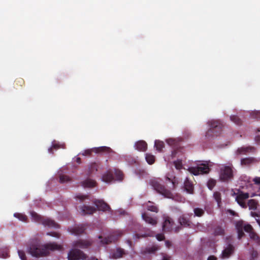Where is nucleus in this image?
I'll return each mask as SVG.
<instances>
[{"mask_svg":"<svg viewBox=\"0 0 260 260\" xmlns=\"http://www.w3.org/2000/svg\"><path fill=\"white\" fill-rule=\"evenodd\" d=\"M62 246L56 243H48L40 246L31 244L28 249V252L33 256L40 257L46 256L49 254V250H61Z\"/></svg>","mask_w":260,"mask_h":260,"instance_id":"obj_1","label":"nucleus"},{"mask_svg":"<svg viewBox=\"0 0 260 260\" xmlns=\"http://www.w3.org/2000/svg\"><path fill=\"white\" fill-rule=\"evenodd\" d=\"M166 181L171 183V186L169 187L170 189L166 188L165 186L162 184V180L158 178L151 179L150 181V184L157 192L162 194L166 198L171 199L173 197V194L171 190L175 188V182L168 177H166Z\"/></svg>","mask_w":260,"mask_h":260,"instance_id":"obj_2","label":"nucleus"},{"mask_svg":"<svg viewBox=\"0 0 260 260\" xmlns=\"http://www.w3.org/2000/svg\"><path fill=\"white\" fill-rule=\"evenodd\" d=\"M91 241L89 240H79L74 242L73 246L74 247L68 254V260L84 259L86 256L84 252L77 248L81 249L87 248L91 245Z\"/></svg>","mask_w":260,"mask_h":260,"instance_id":"obj_3","label":"nucleus"},{"mask_svg":"<svg viewBox=\"0 0 260 260\" xmlns=\"http://www.w3.org/2000/svg\"><path fill=\"white\" fill-rule=\"evenodd\" d=\"M210 128L206 132V137L211 139L215 137L218 136L222 129V125L218 121L211 120L209 122Z\"/></svg>","mask_w":260,"mask_h":260,"instance_id":"obj_4","label":"nucleus"},{"mask_svg":"<svg viewBox=\"0 0 260 260\" xmlns=\"http://www.w3.org/2000/svg\"><path fill=\"white\" fill-rule=\"evenodd\" d=\"M233 169L232 166L222 165L219 173L220 180L224 182L231 181L234 177Z\"/></svg>","mask_w":260,"mask_h":260,"instance_id":"obj_5","label":"nucleus"},{"mask_svg":"<svg viewBox=\"0 0 260 260\" xmlns=\"http://www.w3.org/2000/svg\"><path fill=\"white\" fill-rule=\"evenodd\" d=\"M30 215L34 220L38 222L42 223L45 226L54 228H59V224H58L54 220L49 218H46L42 217L34 211H31Z\"/></svg>","mask_w":260,"mask_h":260,"instance_id":"obj_6","label":"nucleus"},{"mask_svg":"<svg viewBox=\"0 0 260 260\" xmlns=\"http://www.w3.org/2000/svg\"><path fill=\"white\" fill-rule=\"evenodd\" d=\"M92 152L96 153H104L110 155L112 153H115V152L111 148L107 146H101L85 150L82 153V155L84 156H90Z\"/></svg>","mask_w":260,"mask_h":260,"instance_id":"obj_7","label":"nucleus"},{"mask_svg":"<svg viewBox=\"0 0 260 260\" xmlns=\"http://www.w3.org/2000/svg\"><path fill=\"white\" fill-rule=\"evenodd\" d=\"M188 170L194 175H198L200 174H208L210 170L208 165L202 164L197 167H189Z\"/></svg>","mask_w":260,"mask_h":260,"instance_id":"obj_8","label":"nucleus"},{"mask_svg":"<svg viewBox=\"0 0 260 260\" xmlns=\"http://www.w3.org/2000/svg\"><path fill=\"white\" fill-rule=\"evenodd\" d=\"M123 234L122 231H115L108 237L105 238L103 240H102L101 242L103 244H108L112 242H115L117 241L120 237L123 236Z\"/></svg>","mask_w":260,"mask_h":260,"instance_id":"obj_9","label":"nucleus"},{"mask_svg":"<svg viewBox=\"0 0 260 260\" xmlns=\"http://www.w3.org/2000/svg\"><path fill=\"white\" fill-rule=\"evenodd\" d=\"M162 230L164 232H170L173 230L175 222L172 218L168 215L163 217Z\"/></svg>","mask_w":260,"mask_h":260,"instance_id":"obj_10","label":"nucleus"},{"mask_svg":"<svg viewBox=\"0 0 260 260\" xmlns=\"http://www.w3.org/2000/svg\"><path fill=\"white\" fill-rule=\"evenodd\" d=\"M93 203L99 210L103 211L111 210L110 206L103 200H95L93 201Z\"/></svg>","mask_w":260,"mask_h":260,"instance_id":"obj_11","label":"nucleus"},{"mask_svg":"<svg viewBox=\"0 0 260 260\" xmlns=\"http://www.w3.org/2000/svg\"><path fill=\"white\" fill-rule=\"evenodd\" d=\"M249 197L248 193L241 192L236 197V200L241 207L246 208V205L244 201L248 199Z\"/></svg>","mask_w":260,"mask_h":260,"instance_id":"obj_12","label":"nucleus"},{"mask_svg":"<svg viewBox=\"0 0 260 260\" xmlns=\"http://www.w3.org/2000/svg\"><path fill=\"white\" fill-rule=\"evenodd\" d=\"M86 229L85 224H82L69 229V232L75 235H79L83 234Z\"/></svg>","mask_w":260,"mask_h":260,"instance_id":"obj_13","label":"nucleus"},{"mask_svg":"<svg viewBox=\"0 0 260 260\" xmlns=\"http://www.w3.org/2000/svg\"><path fill=\"white\" fill-rule=\"evenodd\" d=\"M235 247L234 246L229 244L227 247L222 252V258H228L234 252Z\"/></svg>","mask_w":260,"mask_h":260,"instance_id":"obj_14","label":"nucleus"},{"mask_svg":"<svg viewBox=\"0 0 260 260\" xmlns=\"http://www.w3.org/2000/svg\"><path fill=\"white\" fill-rule=\"evenodd\" d=\"M142 217L143 220H145V222H147V223H149L152 225H155L157 224V219L156 218L152 217L148 213H143L142 215Z\"/></svg>","mask_w":260,"mask_h":260,"instance_id":"obj_15","label":"nucleus"},{"mask_svg":"<svg viewBox=\"0 0 260 260\" xmlns=\"http://www.w3.org/2000/svg\"><path fill=\"white\" fill-rule=\"evenodd\" d=\"M255 150V148L254 147H243L238 149V150H237V153L238 154H246L248 152H254Z\"/></svg>","mask_w":260,"mask_h":260,"instance_id":"obj_16","label":"nucleus"},{"mask_svg":"<svg viewBox=\"0 0 260 260\" xmlns=\"http://www.w3.org/2000/svg\"><path fill=\"white\" fill-rule=\"evenodd\" d=\"M184 186L185 190L189 193H193V186L192 182L189 180L188 177H186L184 182Z\"/></svg>","mask_w":260,"mask_h":260,"instance_id":"obj_17","label":"nucleus"},{"mask_svg":"<svg viewBox=\"0 0 260 260\" xmlns=\"http://www.w3.org/2000/svg\"><path fill=\"white\" fill-rule=\"evenodd\" d=\"M236 228L237 230L238 238L240 239L244 235L243 232V222L242 221L237 222Z\"/></svg>","mask_w":260,"mask_h":260,"instance_id":"obj_18","label":"nucleus"},{"mask_svg":"<svg viewBox=\"0 0 260 260\" xmlns=\"http://www.w3.org/2000/svg\"><path fill=\"white\" fill-rule=\"evenodd\" d=\"M178 221L181 225L184 227H188L190 226V221L188 218L185 215H182L179 219Z\"/></svg>","mask_w":260,"mask_h":260,"instance_id":"obj_19","label":"nucleus"},{"mask_svg":"<svg viewBox=\"0 0 260 260\" xmlns=\"http://www.w3.org/2000/svg\"><path fill=\"white\" fill-rule=\"evenodd\" d=\"M81 210L84 214H92L96 211L94 207L84 205L81 207Z\"/></svg>","mask_w":260,"mask_h":260,"instance_id":"obj_20","label":"nucleus"},{"mask_svg":"<svg viewBox=\"0 0 260 260\" xmlns=\"http://www.w3.org/2000/svg\"><path fill=\"white\" fill-rule=\"evenodd\" d=\"M137 149L141 151H145L147 149V144L144 141H139L135 144Z\"/></svg>","mask_w":260,"mask_h":260,"instance_id":"obj_21","label":"nucleus"},{"mask_svg":"<svg viewBox=\"0 0 260 260\" xmlns=\"http://www.w3.org/2000/svg\"><path fill=\"white\" fill-rule=\"evenodd\" d=\"M82 185L84 187L91 188L95 186L96 182L91 179H87L82 182Z\"/></svg>","mask_w":260,"mask_h":260,"instance_id":"obj_22","label":"nucleus"},{"mask_svg":"<svg viewBox=\"0 0 260 260\" xmlns=\"http://www.w3.org/2000/svg\"><path fill=\"white\" fill-rule=\"evenodd\" d=\"M98 170V166L96 163H91L89 165L87 175L89 176L94 174Z\"/></svg>","mask_w":260,"mask_h":260,"instance_id":"obj_23","label":"nucleus"},{"mask_svg":"<svg viewBox=\"0 0 260 260\" xmlns=\"http://www.w3.org/2000/svg\"><path fill=\"white\" fill-rule=\"evenodd\" d=\"M114 177L113 174L110 172H107L103 175L102 180L104 182L109 183L113 181Z\"/></svg>","mask_w":260,"mask_h":260,"instance_id":"obj_24","label":"nucleus"},{"mask_svg":"<svg viewBox=\"0 0 260 260\" xmlns=\"http://www.w3.org/2000/svg\"><path fill=\"white\" fill-rule=\"evenodd\" d=\"M125 251L124 249L121 248H118L116 249V251L113 254V257L114 258H119L125 254Z\"/></svg>","mask_w":260,"mask_h":260,"instance_id":"obj_25","label":"nucleus"},{"mask_svg":"<svg viewBox=\"0 0 260 260\" xmlns=\"http://www.w3.org/2000/svg\"><path fill=\"white\" fill-rule=\"evenodd\" d=\"M248 206L250 210H256L257 208V202L255 200L251 199L248 202Z\"/></svg>","mask_w":260,"mask_h":260,"instance_id":"obj_26","label":"nucleus"},{"mask_svg":"<svg viewBox=\"0 0 260 260\" xmlns=\"http://www.w3.org/2000/svg\"><path fill=\"white\" fill-rule=\"evenodd\" d=\"M155 147L156 148V150L159 152H160L162 148L165 146V144L162 141H159V140H156L155 141Z\"/></svg>","mask_w":260,"mask_h":260,"instance_id":"obj_27","label":"nucleus"},{"mask_svg":"<svg viewBox=\"0 0 260 260\" xmlns=\"http://www.w3.org/2000/svg\"><path fill=\"white\" fill-rule=\"evenodd\" d=\"M153 204V203H151V202L149 201L147 205V209L150 211L157 213L158 211L157 207Z\"/></svg>","mask_w":260,"mask_h":260,"instance_id":"obj_28","label":"nucleus"},{"mask_svg":"<svg viewBox=\"0 0 260 260\" xmlns=\"http://www.w3.org/2000/svg\"><path fill=\"white\" fill-rule=\"evenodd\" d=\"M14 216L16 218L19 219V220L22 221H27V216L23 214L19 213H15L14 214Z\"/></svg>","mask_w":260,"mask_h":260,"instance_id":"obj_29","label":"nucleus"},{"mask_svg":"<svg viewBox=\"0 0 260 260\" xmlns=\"http://www.w3.org/2000/svg\"><path fill=\"white\" fill-rule=\"evenodd\" d=\"M145 158L147 162L150 165L153 164L155 161V156L149 153L146 154Z\"/></svg>","mask_w":260,"mask_h":260,"instance_id":"obj_30","label":"nucleus"},{"mask_svg":"<svg viewBox=\"0 0 260 260\" xmlns=\"http://www.w3.org/2000/svg\"><path fill=\"white\" fill-rule=\"evenodd\" d=\"M254 160V159L252 157L243 158L241 160L242 165H248L252 163Z\"/></svg>","mask_w":260,"mask_h":260,"instance_id":"obj_31","label":"nucleus"},{"mask_svg":"<svg viewBox=\"0 0 260 260\" xmlns=\"http://www.w3.org/2000/svg\"><path fill=\"white\" fill-rule=\"evenodd\" d=\"M193 211H194V215L196 216H198V217L202 216L205 213L204 210L203 209L200 208H194L193 210Z\"/></svg>","mask_w":260,"mask_h":260,"instance_id":"obj_32","label":"nucleus"},{"mask_svg":"<svg viewBox=\"0 0 260 260\" xmlns=\"http://www.w3.org/2000/svg\"><path fill=\"white\" fill-rule=\"evenodd\" d=\"M231 121L234 122L237 125H241L242 124V121L241 119L236 115H232L230 117Z\"/></svg>","mask_w":260,"mask_h":260,"instance_id":"obj_33","label":"nucleus"},{"mask_svg":"<svg viewBox=\"0 0 260 260\" xmlns=\"http://www.w3.org/2000/svg\"><path fill=\"white\" fill-rule=\"evenodd\" d=\"M114 174L115 177L118 180H122L123 177V174L122 172L119 170H115Z\"/></svg>","mask_w":260,"mask_h":260,"instance_id":"obj_34","label":"nucleus"},{"mask_svg":"<svg viewBox=\"0 0 260 260\" xmlns=\"http://www.w3.org/2000/svg\"><path fill=\"white\" fill-rule=\"evenodd\" d=\"M216 181L213 179H210L207 182V186L208 188L212 190L213 187L215 186Z\"/></svg>","mask_w":260,"mask_h":260,"instance_id":"obj_35","label":"nucleus"},{"mask_svg":"<svg viewBox=\"0 0 260 260\" xmlns=\"http://www.w3.org/2000/svg\"><path fill=\"white\" fill-rule=\"evenodd\" d=\"M213 197L218 205H219L221 202V193L218 191H216L214 193Z\"/></svg>","mask_w":260,"mask_h":260,"instance_id":"obj_36","label":"nucleus"},{"mask_svg":"<svg viewBox=\"0 0 260 260\" xmlns=\"http://www.w3.org/2000/svg\"><path fill=\"white\" fill-rule=\"evenodd\" d=\"M71 180V178L67 175H60L59 177V182L61 183L69 182Z\"/></svg>","mask_w":260,"mask_h":260,"instance_id":"obj_37","label":"nucleus"},{"mask_svg":"<svg viewBox=\"0 0 260 260\" xmlns=\"http://www.w3.org/2000/svg\"><path fill=\"white\" fill-rule=\"evenodd\" d=\"M214 234L215 235H223L224 230L220 226H217L214 230Z\"/></svg>","mask_w":260,"mask_h":260,"instance_id":"obj_38","label":"nucleus"},{"mask_svg":"<svg viewBox=\"0 0 260 260\" xmlns=\"http://www.w3.org/2000/svg\"><path fill=\"white\" fill-rule=\"evenodd\" d=\"M250 116L254 119H260V111H253L250 113Z\"/></svg>","mask_w":260,"mask_h":260,"instance_id":"obj_39","label":"nucleus"},{"mask_svg":"<svg viewBox=\"0 0 260 260\" xmlns=\"http://www.w3.org/2000/svg\"><path fill=\"white\" fill-rule=\"evenodd\" d=\"M249 236L251 239L255 241H258L259 240V236L256 233L254 232L253 231H252L251 232L249 233Z\"/></svg>","mask_w":260,"mask_h":260,"instance_id":"obj_40","label":"nucleus"},{"mask_svg":"<svg viewBox=\"0 0 260 260\" xmlns=\"http://www.w3.org/2000/svg\"><path fill=\"white\" fill-rule=\"evenodd\" d=\"M63 145H60L59 144H56V143H54L52 145V147L48 149V151L50 153H52V148H54V149H59L60 148H64L63 147Z\"/></svg>","mask_w":260,"mask_h":260,"instance_id":"obj_41","label":"nucleus"},{"mask_svg":"<svg viewBox=\"0 0 260 260\" xmlns=\"http://www.w3.org/2000/svg\"><path fill=\"white\" fill-rule=\"evenodd\" d=\"M174 166L177 170H180L182 168V161L181 160H177L174 162Z\"/></svg>","mask_w":260,"mask_h":260,"instance_id":"obj_42","label":"nucleus"},{"mask_svg":"<svg viewBox=\"0 0 260 260\" xmlns=\"http://www.w3.org/2000/svg\"><path fill=\"white\" fill-rule=\"evenodd\" d=\"M243 230L245 232L250 233L253 231V228L252 226L249 224H247L246 225H243Z\"/></svg>","mask_w":260,"mask_h":260,"instance_id":"obj_43","label":"nucleus"},{"mask_svg":"<svg viewBox=\"0 0 260 260\" xmlns=\"http://www.w3.org/2000/svg\"><path fill=\"white\" fill-rule=\"evenodd\" d=\"M16 85L22 87L24 84V81L22 78H18L15 81Z\"/></svg>","mask_w":260,"mask_h":260,"instance_id":"obj_44","label":"nucleus"},{"mask_svg":"<svg viewBox=\"0 0 260 260\" xmlns=\"http://www.w3.org/2000/svg\"><path fill=\"white\" fill-rule=\"evenodd\" d=\"M18 255L21 260H26V257L24 252L22 250L18 251Z\"/></svg>","mask_w":260,"mask_h":260,"instance_id":"obj_45","label":"nucleus"},{"mask_svg":"<svg viewBox=\"0 0 260 260\" xmlns=\"http://www.w3.org/2000/svg\"><path fill=\"white\" fill-rule=\"evenodd\" d=\"M158 248L156 246H152L151 247L148 248L147 249V252L149 253H154L156 250H157Z\"/></svg>","mask_w":260,"mask_h":260,"instance_id":"obj_46","label":"nucleus"},{"mask_svg":"<svg viewBox=\"0 0 260 260\" xmlns=\"http://www.w3.org/2000/svg\"><path fill=\"white\" fill-rule=\"evenodd\" d=\"M9 256V253L7 250H5L2 252V253H0V257L2 258H7Z\"/></svg>","mask_w":260,"mask_h":260,"instance_id":"obj_47","label":"nucleus"},{"mask_svg":"<svg viewBox=\"0 0 260 260\" xmlns=\"http://www.w3.org/2000/svg\"><path fill=\"white\" fill-rule=\"evenodd\" d=\"M76 198L80 200L81 201H83L86 199L88 198V196L86 195H78L76 196Z\"/></svg>","mask_w":260,"mask_h":260,"instance_id":"obj_48","label":"nucleus"},{"mask_svg":"<svg viewBox=\"0 0 260 260\" xmlns=\"http://www.w3.org/2000/svg\"><path fill=\"white\" fill-rule=\"evenodd\" d=\"M47 235H49V236H52V237H57V238H59L60 237L59 234L56 233V232L47 233Z\"/></svg>","mask_w":260,"mask_h":260,"instance_id":"obj_49","label":"nucleus"},{"mask_svg":"<svg viewBox=\"0 0 260 260\" xmlns=\"http://www.w3.org/2000/svg\"><path fill=\"white\" fill-rule=\"evenodd\" d=\"M156 239L158 241H162L163 240L165 239V236L164 235V234H158L156 235Z\"/></svg>","mask_w":260,"mask_h":260,"instance_id":"obj_50","label":"nucleus"},{"mask_svg":"<svg viewBox=\"0 0 260 260\" xmlns=\"http://www.w3.org/2000/svg\"><path fill=\"white\" fill-rule=\"evenodd\" d=\"M253 182L256 185L260 184V177H256L253 179Z\"/></svg>","mask_w":260,"mask_h":260,"instance_id":"obj_51","label":"nucleus"},{"mask_svg":"<svg viewBox=\"0 0 260 260\" xmlns=\"http://www.w3.org/2000/svg\"><path fill=\"white\" fill-rule=\"evenodd\" d=\"M167 142L169 145L173 146L174 145L175 141L173 139H169L167 140Z\"/></svg>","mask_w":260,"mask_h":260,"instance_id":"obj_52","label":"nucleus"},{"mask_svg":"<svg viewBox=\"0 0 260 260\" xmlns=\"http://www.w3.org/2000/svg\"><path fill=\"white\" fill-rule=\"evenodd\" d=\"M228 212L231 215H232L233 216L236 215V213L232 210H231V209L228 210Z\"/></svg>","mask_w":260,"mask_h":260,"instance_id":"obj_53","label":"nucleus"},{"mask_svg":"<svg viewBox=\"0 0 260 260\" xmlns=\"http://www.w3.org/2000/svg\"><path fill=\"white\" fill-rule=\"evenodd\" d=\"M216 257L214 255H210L207 258V260H216Z\"/></svg>","mask_w":260,"mask_h":260,"instance_id":"obj_54","label":"nucleus"},{"mask_svg":"<svg viewBox=\"0 0 260 260\" xmlns=\"http://www.w3.org/2000/svg\"><path fill=\"white\" fill-rule=\"evenodd\" d=\"M250 215L252 217H258V214L255 212H251Z\"/></svg>","mask_w":260,"mask_h":260,"instance_id":"obj_55","label":"nucleus"},{"mask_svg":"<svg viewBox=\"0 0 260 260\" xmlns=\"http://www.w3.org/2000/svg\"><path fill=\"white\" fill-rule=\"evenodd\" d=\"M166 245L167 247L169 248L171 246V242L169 241H166L165 242Z\"/></svg>","mask_w":260,"mask_h":260,"instance_id":"obj_56","label":"nucleus"},{"mask_svg":"<svg viewBox=\"0 0 260 260\" xmlns=\"http://www.w3.org/2000/svg\"><path fill=\"white\" fill-rule=\"evenodd\" d=\"M162 260H170V257L167 255H165L163 256Z\"/></svg>","mask_w":260,"mask_h":260,"instance_id":"obj_57","label":"nucleus"},{"mask_svg":"<svg viewBox=\"0 0 260 260\" xmlns=\"http://www.w3.org/2000/svg\"><path fill=\"white\" fill-rule=\"evenodd\" d=\"M76 162L78 164H80L81 162V160L80 157H77L76 158Z\"/></svg>","mask_w":260,"mask_h":260,"instance_id":"obj_58","label":"nucleus"},{"mask_svg":"<svg viewBox=\"0 0 260 260\" xmlns=\"http://www.w3.org/2000/svg\"><path fill=\"white\" fill-rule=\"evenodd\" d=\"M181 229V228L180 226H177L176 228H175V232H178Z\"/></svg>","mask_w":260,"mask_h":260,"instance_id":"obj_59","label":"nucleus"},{"mask_svg":"<svg viewBox=\"0 0 260 260\" xmlns=\"http://www.w3.org/2000/svg\"><path fill=\"white\" fill-rule=\"evenodd\" d=\"M126 242H127V244H128L130 246H131V245H132V241H131V240H127L126 241Z\"/></svg>","mask_w":260,"mask_h":260,"instance_id":"obj_60","label":"nucleus"},{"mask_svg":"<svg viewBox=\"0 0 260 260\" xmlns=\"http://www.w3.org/2000/svg\"><path fill=\"white\" fill-rule=\"evenodd\" d=\"M256 221L257 222V223H258V224L260 226V219H256Z\"/></svg>","mask_w":260,"mask_h":260,"instance_id":"obj_61","label":"nucleus"},{"mask_svg":"<svg viewBox=\"0 0 260 260\" xmlns=\"http://www.w3.org/2000/svg\"><path fill=\"white\" fill-rule=\"evenodd\" d=\"M99 239H102V237L101 236H99Z\"/></svg>","mask_w":260,"mask_h":260,"instance_id":"obj_62","label":"nucleus"},{"mask_svg":"<svg viewBox=\"0 0 260 260\" xmlns=\"http://www.w3.org/2000/svg\"><path fill=\"white\" fill-rule=\"evenodd\" d=\"M257 131L258 132H260V129H259V128H258V129H257Z\"/></svg>","mask_w":260,"mask_h":260,"instance_id":"obj_63","label":"nucleus"}]
</instances>
